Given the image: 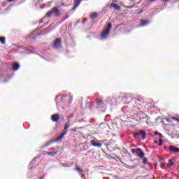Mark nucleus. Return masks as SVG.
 I'll return each instance as SVG.
<instances>
[{"label":"nucleus","instance_id":"nucleus-1","mask_svg":"<svg viewBox=\"0 0 179 179\" xmlns=\"http://www.w3.org/2000/svg\"><path fill=\"white\" fill-rule=\"evenodd\" d=\"M111 29H113V24L109 22L108 23L106 29H103L101 34V38H107V37H108V34H110Z\"/></svg>","mask_w":179,"mask_h":179},{"label":"nucleus","instance_id":"nucleus-2","mask_svg":"<svg viewBox=\"0 0 179 179\" xmlns=\"http://www.w3.org/2000/svg\"><path fill=\"white\" fill-rule=\"evenodd\" d=\"M51 15H55V16H60L61 12L59 11V9L57 7H53L50 10H49L46 14V17H50Z\"/></svg>","mask_w":179,"mask_h":179},{"label":"nucleus","instance_id":"nucleus-3","mask_svg":"<svg viewBox=\"0 0 179 179\" xmlns=\"http://www.w3.org/2000/svg\"><path fill=\"white\" fill-rule=\"evenodd\" d=\"M131 153L136 155V156H138L140 159H143V157H145V152H143L141 148L131 149Z\"/></svg>","mask_w":179,"mask_h":179},{"label":"nucleus","instance_id":"nucleus-4","mask_svg":"<svg viewBox=\"0 0 179 179\" xmlns=\"http://www.w3.org/2000/svg\"><path fill=\"white\" fill-rule=\"evenodd\" d=\"M90 143L92 146H94V148H101V146H103V143H104V141L94 139L90 141Z\"/></svg>","mask_w":179,"mask_h":179},{"label":"nucleus","instance_id":"nucleus-5","mask_svg":"<svg viewBox=\"0 0 179 179\" xmlns=\"http://www.w3.org/2000/svg\"><path fill=\"white\" fill-rule=\"evenodd\" d=\"M139 136H141V139H146V131L143 130H138L137 132H136L134 134V138H139Z\"/></svg>","mask_w":179,"mask_h":179},{"label":"nucleus","instance_id":"nucleus-6","mask_svg":"<svg viewBox=\"0 0 179 179\" xmlns=\"http://www.w3.org/2000/svg\"><path fill=\"white\" fill-rule=\"evenodd\" d=\"M71 127V125L69 124H65L64 125V131L62 134H60V136L59 137L57 138V141H61L66 134H68V128H69Z\"/></svg>","mask_w":179,"mask_h":179},{"label":"nucleus","instance_id":"nucleus-7","mask_svg":"<svg viewBox=\"0 0 179 179\" xmlns=\"http://www.w3.org/2000/svg\"><path fill=\"white\" fill-rule=\"evenodd\" d=\"M122 101L126 103L127 104L131 103L132 101V94H127L122 98Z\"/></svg>","mask_w":179,"mask_h":179},{"label":"nucleus","instance_id":"nucleus-8","mask_svg":"<svg viewBox=\"0 0 179 179\" xmlns=\"http://www.w3.org/2000/svg\"><path fill=\"white\" fill-rule=\"evenodd\" d=\"M49 150H50V152H45V155H48V156H55V155L58 154V150L54 147H52Z\"/></svg>","mask_w":179,"mask_h":179},{"label":"nucleus","instance_id":"nucleus-9","mask_svg":"<svg viewBox=\"0 0 179 179\" xmlns=\"http://www.w3.org/2000/svg\"><path fill=\"white\" fill-rule=\"evenodd\" d=\"M53 47L56 50H58V48H61V47H62L61 39L59 38H57L55 39V42L53 43Z\"/></svg>","mask_w":179,"mask_h":179},{"label":"nucleus","instance_id":"nucleus-10","mask_svg":"<svg viewBox=\"0 0 179 179\" xmlns=\"http://www.w3.org/2000/svg\"><path fill=\"white\" fill-rule=\"evenodd\" d=\"M113 8H114V9H115V10H121V6H120L117 5V3H112L109 6V8H110V9H113Z\"/></svg>","mask_w":179,"mask_h":179},{"label":"nucleus","instance_id":"nucleus-11","mask_svg":"<svg viewBox=\"0 0 179 179\" xmlns=\"http://www.w3.org/2000/svg\"><path fill=\"white\" fill-rule=\"evenodd\" d=\"M51 120L53 122H58V121H59V115L58 113L53 114L51 117Z\"/></svg>","mask_w":179,"mask_h":179},{"label":"nucleus","instance_id":"nucleus-12","mask_svg":"<svg viewBox=\"0 0 179 179\" xmlns=\"http://www.w3.org/2000/svg\"><path fill=\"white\" fill-rule=\"evenodd\" d=\"M96 104L97 108H100L101 107H103L104 103H103V99H98L96 100Z\"/></svg>","mask_w":179,"mask_h":179},{"label":"nucleus","instance_id":"nucleus-13","mask_svg":"<svg viewBox=\"0 0 179 179\" xmlns=\"http://www.w3.org/2000/svg\"><path fill=\"white\" fill-rule=\"evenodd\" d=\"M169 150L170 152H173V153H178L179 148L174 145H171L169 146Z\"/></svg>","mask_w":179,"mask_h":179},{"label":"nucleus","instance_id":"nucleus-14","mask_svg":"<svg viewBox=\"0 0 179 179\" xmlns=\"http://www.w3.org/2000/svg\"><path fill=\"white\" fill-rule=\"evenodd\" d=\"M19 68H20V65L19 64V63L15 62L13 64V71H17L19 69Z\"/></svg>","mask_w":179,"mask_h":179},{"label":"nucleus","instance_id":"nucleus-15","mask_svg":"<svg viewBox=\"0 0 179 179\" xmlns=\"http://www.w3.org/2000/svg\"><path fill=\"white\" fill-rule=\"evenodd\" d=\"M0 43L3 45H5L6 43V38H5V36H0Z\"/></svg>","mask_w":179,"mask_h":179},{"label":"nucleus","instance_id":"nucleus-16","mask_svg":"<svg viewBox=\"0 0 179 179\" xmlns=\"http://www.w3.org/2000/svg\"><path fill=\"white\" fill-rule=\"evenodd\" d=\"M74 170H76V171H78V174L80 176V174L83 173V169L79 168V167H76L74 169Z\"/></svg>","mask_w":179,"mask_h":179},{"label":"nucleus","instance_id":"nucleus-17","mask_svg":"<svg viewBox=\"0 0 179 179\" xmlns=\"http://www.w3.org/2000/svg\"><path fill=\"white\" fill-rule=\"evenodd\" d=\"M148 23H149V21H148L146 20H142L141 26H146V24H148Z\"/></svg>","mask_w":179,"mask_h":179},{"label":"nucleus","instance_id":"nucleus-18","mask_svg":"<svg viewBox=\"0 0 179 179\" xmlns=\"http://www.w3.org/2000/svg\"><path fill=\"white\" fill-rule=\"evenodd\" d=\"M82 2V0H74V5L79 6Z\"/></svg>","mask_w":179,"mask_h":179},{"label":"nucleus","instance_id":"nucleus-19","mask_svg":"<svg viewBox=\"0 0 179 179\" xmlns=\"http://www.w3.org/2000/svg\"><path fill=\"white\" fill-rule=\"evenodd\" d=\"M90 17L92 20H94V19H96V17H97V13H93L91 15Z\"/></svg>","mask_w":179,"mask_h":179},{"label":"nucleus","instance_id":"nucleus-20","mask_svg":"<svg viewBox=\"0 0 179 179\" xmlns=\"http://www.w3.org/2000/svg\"><path fill=\"white\" fill-rule=\"evenodd\" d=\"M173 164L174 163H173V160H171V159H169V163L167 164L168 167H172Z\"/></svg>","mask_w":179,"mask_h":179},{"label":"nucleus","instance_id":"nucleus-21","mask_svg":"<svg viewBox=\"0 0 179 179\" xmlns=\"http://www.w3.org/2000/svg\"><path fill=\"white\" fill-rule=\"evenodd\" d=\"M154 134L156 136L158 135L159 138H163V134H162V133H159L158 131H155Z\"/></svg>","mask_w":179,"mask_h":179},{"label":"nucleus","instance_id":"nucleus-22","mask_svg":"<svg viewBox=\"0 0 179 179\" xmlns=\"http://www.w3.org/2000/svg\"><path fill=\"white\" fill-rule=\"evenodd\" d=\"M148 163V158L143 157V164H146Z\"/></svg>","mask_w":179,"mask_h":179},{"label":"nucleus","instance_id":"nucleus-23","mask_svg":"<svg viewBox=\"0 0 179 179\" xmlns=\"http://www.w3.org/2000/svg\"><path fill=\"white\" fill-rule=\"evenodd\" d=\"M79 6H77L76 4H74V6L72 8L71 10H76V9H78V7Z\"/></svg>","mask_w":179,"mask_h":179},{"label":"nucleus","instance_id":"nucleus-24","mask_svg":"<svg viewBox=\"0 0 179 179\" xmlns=\"http://www.w3.org/2000/svg\"><path fill=\"white\" fill-rule=\"evenodd\" d=\"M158 146H163V141H162V139H159V142L158 143Z\"/></svg>","mask_w":179,"mask_h":179},{"label":"nucleus","instance_id":"nucleus-25","mask_svg":"<svg viewBox=\"0 0 179 179\" xmlns=\"http://www.w3.org/2000/svg\"><path fill=\"white\" fill-rule=\"evenodd\" d=\"M102 127H107V124H104V123H101V124L99 125V128H101Z\"/></svg>","mask_w":179,"mask_h":179},{"label":"nucleus","instance_id":"nucleus-26","mask_svg":"<svg viewBox=\"0 0 179 179\" xmlns=\"http://www.w3.org/2000/svg\"><path fill=\"white\" fill-rule=\"evenodd\" d=\"M172 120H175L176 121H178V122H179V118L178 117H173Z\"/></svg>","mask_w":179,"mask_h":179},{"label":"nucleus","instance_id":"nucleus-27","mask_svg":"<svg viewBox=\"0 0 179 179\" xmlns=\"http://www.w3.org/2000/svg\"><path fill=\"white\" fill-rule=\"evenodd\" d=\"M67 125H71V120H68L67 122L66 123Z\"/></svg>","mask_w":179,"mask_h":179},{"label":"nucleus","instance_id":"nucleus-28","mask_svg":"<svg viewBox=\"0 0 179 179\" xmlns=\"http://www.w3.org/2000/svg\"><path fill=\"white\" fill-rule=\"evenodd\" d=\"M81 178H85V174L83 173L82 174L80 175Z\"/></svg>","mask_w":179,"mask_h":179},{"label":"nucleus","instance_id":"nucleus-29","mask_svg":"<svg viewBox=\"0 0 179 179\" xmlns=\"http://www.w3.org/2000/svg\"><path fill=\"white\" fill-rule=\"evenodd\" d=\"M127 9H132V8H134V6H127Z\"/></svg>","mask_w":179,"mask_h":179},{"label":"nucleus","instance_id":"nucleus-30","mask_svg":"<svg viewBox=\"0 0 179 179\" xmlns=\"http://www.w3.org/2000/svg\"><path fill=\"white\" fill-rule=\"evenodd\" d=\"M154 143L159 144V141H157V140H154Z\"/></svg>","mask_w":179,"mask_h":179},{"label":"nucleus","instance_id":"nucleus-31","mask_svg":"<svg viewBox=\"0 0 179 179\" xmlns=\"http://www.w3.org/2000/svg\"><path fill=\"white\" fill-rule=\"evenodd\" d=\"M139 101H141V99H137L136 101V103H138V102H139Z\"/></svg>","mask_w":179,"mask_h":179},{"label":"nucleus","instance_id":"nucleus-32","mask_svg":"<svg viewBox=\"0 0 179 179\" xmlns=\"http://www.w3.org/2000/svg\"><path fill=\"white\" fill-rule=\"evenodd\" d=\"M71 131H73V132H76V129H71Z\"/></svg>","mask_w":179,"mask_h":179},{"label":"nucleus","instance_id":"nucleus-33","mask_svg":"<svg viewBox=\"0 0 179 179\" xmlns=\"http://www.w3.org/2000/svg\"><path fill=\"white\" fill-rule=\"evenodd\" d=\"M150 2H156V0H150Z\"/></svg>","mask_w":179,"mask_h":179},{"label":"nucleus","instance_id":"nucleus-34","mask_svg":"<svg viewBox=\"0 0 179 179\" xmlns=\"http://www.w3.org/2000/svg\"><path fill=\"white\" fill-rule=\"evenodd\" d=\"M51 145V143H47L45 146H50Z\"/></svg>","mask_w":179,"mask_h":179},{"label":"nucleus","instance_id":"nucleus-35","mask_svg":"<svg viewBox=\"0 0 179 179\" xmlns=\"http://www.w3.org/2000/svg\"><path fill=\"white\" fill-rule=\"evenodd\" d=\"M15 0H8V2H13Z\"/></svg>","mask_w":179,"mask_h":179},{"label":"nucleus","instance_id":"nucleus-36","mask_svg":"<svg viewBox=\"0 0 179 179\" xmlns=\"http://www.w3.org/2000/svg\"><path fill=\"white\" fill-rule=\"evenodd\" d=\"M143 12V10H141L139 13H142Z\"/></svg>","mask_w":179,"mask_h":179},{"label":"nucleus","instance_id":"nucleus-37","mask_svg":"<svg viewBox=\"0 0 179 179\" xmlns=\"http://www.w3.org/2000/svg\"><path fill=\"white\" fill-rule=\"evenodd\" d=\"M40 22H41V23H43V20H41L40 21Z\"/></svg>","mask_w":179,"mask_h":179},{"label":"nucleus","instance_id":"nucleus-38","mask_svg":"<svg viewBox=\"0 0 179 179\" xmlns=\"http://www.w3.org/2000/svg\"><path fill=\"white\" fill-rule=\"evenodd\" d=\"M0 78H1V76H0Z\"/></svg>","mask_w":179,"mask_h":179}]
</instances>
